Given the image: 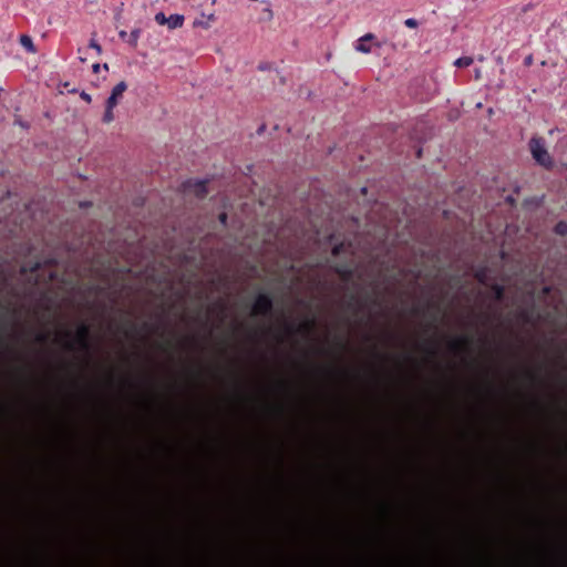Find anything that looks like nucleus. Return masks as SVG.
I'll use <instances>...</instances> for the list:
<instances>
[{
    "label": "nucleus",
    "instance_id": "obj_8",
    "mask_svg": "<svg viewBox=\"0 0 567 567\" xmlns=\"http://www.w3.org/2000/svg\"><path fill=\"white\" fill-rule=\"evenodd\" d=\"M473 63V59L471 56H462L454 61V65L457 68H467Z\"/></svg>",
    "mask_w": 567,
    "mask_h": 567
},
{
    "label": "nucleus",
    "instance_id": "obj_15",
    "mask_svg": "<svg viewBox=\"0 0 567 567\" xmlns=\"http://www.w3.org/2000/svg\"><path fill=\"white\" fill-rule=\"evenodd\" d=\"M132 35H133L134 40L136 41V40H137V38H138V31H137V30H136V31H133V32H132Z\"/></svg>",
    "mask_w": 567,
    "mask_h": 567
},
{
    "label": "nucleus",
    "instance_id": "obj_3",
    "mask_svg": "<svg viewBox=\"0 0 567 567\" xmlns=\"http://www.w3.org/2000/svg\"><path fill=\"white\" fill-rule=\"evenodd\" d=\"M373 33H365L361 38L358 39L354 44V50L362 54H369L372 52L373 44L371 43L374 40Z\"/></svg>",
    "mask_w": 567,
    "mask_h": 567
},
{
    "label": "nucleus",
    "instance_id": "obj_12",
    "mask_svg": "<svg viewBox=\"0 0 567 567\" xmlns=\"http://www.w3.org/2000/svg\"><path fill=\"white\" fill-rule=\"evenodd\" d=\"M90 47H91L92 49H94V50L96 51V53H97V54H101V53H102V48H101V45H100V44H99L94 39H92V40L90 41Z\"/></svg>",
    "mask_w": 567,
    "mask_h": 567
},
{
    "label": "nucleus",
    "instance_id": "obj_6",
    "mask_svg": "<svg viewBox=\"0 0 567 567\" xmlns=\"http://www.w3.org/2000/svg\"><path fill=\"white\" fill-rule=\"evenodd\" d=\"M214 20H215L214 13L202 14V19L195 20L193 25L207 29L209 27L210 22Z\"/></svg>",
    "mask_w": 567,
    "mask_h": 567
},
{
    "label": "nucleus",
    "instance_id": "obj_2",
    "mask_svg": "<svg viewBox=\"0 0 567 567\" xmlns=\"http://www.w3.org/2000/svg\"><path fill=\"white\" fill-rule=\"evenodd\" d=\"M529 148L533 158L537 162V164L549 168L553 166V159L549 155L544 142L540 138H532L529 142Z\"/></svg>",
    "mask_w": 567,
    "mask_h": 567
},
{
    "label": "nucleus",
    "instance_id": "obj_11",
    "mask_svg": "<svg viewBox=\"0 0 567 567\" xmlns=\"http://www.w3.org/2000/svg\"><path fill=\"white\" fill-rule=\"evenodd\" d=\"M556 231L560 235H565L567 233V224L565 223H559L557 226H556Z\"/></svg>",
    "mask_w": 567,
    "mask_h": 567
},
{
    "label": "nucleus",
    "instance_id": "obj_4",
    "mask_svg": "<svg viewBox=\"0 0 567 567\" xmlns=\"http://www.w3.org/2000/svg\"><path fill=\"white\" fill-rule=\"evenodd\" d=\"M271 307L270 300L266 296H259L254 305L256 313H266Z\"/></svg>",
    "mask_w": 567,
    "mask_h": 567
},
{
    "label": "nucleus",
    "instance_id": "obj_9",
    "mask_svg": "<svg viewBox=\"0 0 567 567\" xmlns=\"http://www.w3.org/2000/svg\"><path fill=\"white\" fill-rule=\"evenodd\" d=\"M166 20H167V17L163 12H158L155 14V21L158 24H161V25L166 24Z\"/></svg>",
    "mask_w": 567,
    "mask_h": 567
},
{
    "label": "nucleus",
    "instance_id": "obj_18",
    "mask_svg": "<svg viewBox=\"0 0 567 567\" xmlns=\"http://www.w3.org/2000/svg\"><path fill=\"white\" fill-rule=\"evenodd\" d=\"M80 333H81V337H83L84 336V329H81Z\"/></svg>",
    "mask_w": 567,
    "mask_h": 567
},
{
    "label": "nucleus",
    "instance_id": "obj_10",
    "mask_svg": "<svg viewBox=\"0 0 567 567\" xmlns=\"http://www.w3.org/2000/svg\"><path fill=\"white\" fill-rule=\"evenodd\" d=\"M404 24L410 29H415L419 25L417 21L414 18L406 19L404 21Z\"/></svg>",
    "mask_w": 567,
    "mask_h": 567
},
{
    "label": "nucleus",
    "instance_id": "obj_5",
    "mask_svg": "<svg viewBox=\"0 0 567 567\" xmlns=\"http://www.w3.org/2000/svg\"><path fill=\"white\" fill-rule=\"evenodd\" d=\"M184 23V17L182 14H172L167 17L166 24L169 29L181 28Z\"/></svg>",
    "mask_w": 567,
    "mask_h": 567
},
{
    "label": "nucleus",
    "instance_id": "obj_14",
    "mask_svg": "<svg viewBox=\"0 0 567 567\" xmlns=\"http://www.w3.org/2000/svg\"><path fill=\"white\" fill-rule=\"evenodd\" d=\"M100 68H101V66H100V64H99V63L93 64V68H92V69H93V72H94V73H99Z\"/></svg>",
    "mask_w": 567,
    "mask_h": 567
},
{
    "label": "nucleus",
    "instance_id": "obj_13",
    "mask_svg": "<svg viewBox=\"0 0 567 567\" xmlns=\"http://www.w3.org/2000/svg\"><path fill=\"white\" fill-rule=\"evenodd\" d=\"M80 96H81V97H82L86 103H91V101H92L91 95H90V94H87L86 92H82V93L80 94Z\"/></svg>",
    "mask_w": 567,
    "mask_h": 567
},
{
    "label": "nucleus",
    "instance_id": "obj_17",
    "mask_svg": "<svg viewBox=\"0 0 567 567\" xmlns=\"http://www.w3.org/2000/svg\"><path fill=\"white\" fill-rule=\"evenodd\" d=\"M220 219H221L223 223H225L226 215L225 214L220 215Z\"/></svg>",
    "mask_w": 567,
    "mask_h": 567
},
{
    "label": "nucleus",
    "instance_id": "obj_1",
    "mask_svg": "<svg viewBox=\"0 0 567 567\" xmlns=\"http://www.w3.org/2000/svg\"><path fill=\"white\" fill-rule=\"evenodd\" d=\"M127 85L124 81L118 82L111 91L110 96L106 100L105 103V111L102 117L103 123L111 124L115 116H114V109L121 101L123 93L126 91Z\"/></svg>",
    "mask_w": 567,
    "mask_h": 567
},
{
    "label": "nucleus",
    "instance_id": "obj_7",
    "mask_svg": "<svg viewBox=\"0 0 567 567\" xmlns=\"http://www.w3.org/2000/svg\"><path fill=\"white\" fill-rule=\"evenodd\" d=\"M20 43L28 52L33 54L37 52L33 40L29 35H21Z\"/></svg>",
    "mask_w": 567,
    "mask_h": 567
},
{
    "label": "nucleus",
    "instance_id": "obj_16",
    "mask_svg": "<svg viewBox=\"0 0 567 567\" xmlns=\"http://www.w3.org/2000/svg\"><path fill=\"white\" fill-rule=\"evenodd\" d=\"M266 12L268 13V17H269V18H271V17H272V11H271V9L267 8V9H266Z\"/></svg>",
    "mask_w": 567,
    "mask_h": 567
}]
</instances>
